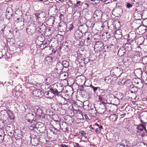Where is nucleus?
<instances>
[{"label": "nucleus", "instance_id": "22", "mask_svg": "<svg viewBox=\"0 0 147 147\" xmlns=\"http://www.w3.org/2000/svg\"><path fill=\"white\" fill-rule=\"evenodd\" d=\"M88 109L90 112L91 111H92V113H91V114H93V115H96V111L94 106H90V108H89Z\"/></svg>", "mask_w": 147, "mask_h": 147}, {"label": "nucleus", "instance_id": "42", "mask_svg": "<svg viewBox=\"0 0 147 147\" xmlns=\"http://www.w3.org/2000/svg\"><path fill=\"white\" fill-rule=\"evenodd\" d=\"M132 3L134 4H139L140 0H131Z\"/></svg>", "mask_w": 147, "mask_h": 147}, {"label": "nucleus", "instance_id": "37", "mask_svg": "<svg viewBox=\"0 0 147 147\" xmlns=\"http://www.w3.org/2000/svg\"><path fill=\"white\" fill-rule=\"evenodd\" d=\"M91 41L85 39L84 41V44L85 45H90Z\"/></svg>", "mask_w": 147, "mask_h": 147}, {"label": "nucleus", "instance_id": "52", "mask_svg": "<svg viewBox=\"0 0 147 147\" xmlns=\"http://www.w3.org/2000/svg\"><path fill=\"white\" fill-rule=\"evenodd\" d=\"M84 117L86 119L88 120H90L89 116H88L86 114H84Z\"/></svg>", "mask_w": 147, "mask_h": 147}, {"label": "nucleus", "instance_id": "46", "mask_svg": "<svg viewBox=\"0 0 147 147\" xmlns=\"http://www.w3.org/2000/svg\"><path fill=\"white\" fill-rule=\"evenodd\" d=\"M132 4L129 3H128L127 4V7L128 9H130L132 7Z\"/></svg>", "mask_w": 147, "mask_h": 147}, {"label": "nucleus", "instance_id": "33", "mask_svg": "<svg viewBox=\"0 0 147 147\" xmlns=\"http://www.w3.org/2000/svg\"><path fill=\"white\" fill-rule=\"evenodd\" d=\"M140 79L139 78H135L133 80L132 83H134L135 85L136 86L137 85L139 84V81L140 80Z\"/></svg>", "mask_w": 147, "mask_h": 147}, {"label": "nucleus", "instance_id": "61", "mask_svg": "<svg viewBox=\"0 0 147 147\" xmlns=\"http://www.w3.org/2000/svg\"><path fill=\"white\" fill-rule=\"evenodd\" d=\"M89 127H90V128H91V129H92V130H94V128H93V127H92V125H90V126Z\"/></svg>", "mask_w": 147, "mask_h": 147}, {"label": "nucleus", "instance_id": "14", "mask_svg": "<svg viewBox=\"0 0 147 147\" xmlns=\"http://www.w3.org/2000/svg\"><path fill=\"white\" fill-rule=\"evenodd\" d=\"M103 46V44L101 40H99L98 41H95V47L98 48H101Z\"/></svg>", "mask_w": 147, "mask_h": 147}, {"label": "nucleus", "instance_id": "11", "mask_svg": "<svg viewBox=\"0 0 147 147\" xmlns=\"http://www.w3.org/2000/svg\"><path fill=\"white\" fill-rule=\"evenodd\" d=\"M82 33L81 31L77 30L74 33V36L77 39H80L82 38Z\"/></svg>", "mask_w": 147, "mask_h": 147}, {"label": "nucleus", "instance_id": "62", "mask_svg": "<svg viewBox=\"0 0 147 147\" xmlns=\"http://www.w3.org/2000/svg\"><path fill=\"white\" fill-rule=\"evenodd\" d=\"M5 26L4 28L2 29L1 31L2 32H3L4 31V29L5 28Z\"/></svg>", "mask_w": 147, "mask_h": 147}, {"label": "nucleus", "instance_id": "6", "mask_svg": "<svg viewBox=\"0 0 147 147\" xmlns=\"http://www.w3.org/2000/svg\"><path fill=\"white\" fill-rule=\"evenodd\" d=\"M33 95L36 97H41L42 96L44 93L41 90L38 89H36L33 90Z\"/></svg>", "mask_w": 147, "mask_h": 147}, {"label": "nucleus", "instance_id": "25", "mask_svg": "<svg viewBox=\"0 0 147 147\" xmlns=\"http://www.w3.org/2000/svg\"><path fill=\"white\" fill-rule=\"evenodd\" d=\"M118 116L115 114L111 115L109 117V119L111 121L115 122L117 121Z\"/></svg>", "mask_w": 147, "mask_h": 147}, {"label": "nucleus", "instance_id": "27", "mask_svg": "<svg viewBox=\"0 0 147 147\" xmlns=\"http://www.w3.org/2000/svg\"><path fill=\"white\" fill-rule=\"evenodd\" d=\"M85 35L86 36V39L91 41L92 37V35L91 33H86Z\"/></svg>", "mask_w": 147, "mask_h": 147}, {"label": "nucleus", "instance_id": "41", "mask_svg": "<svg viewBox=\"0 0 147 147\" xmlns=\"http://www.w3.org/2000/svg\"><path fill=\"white\" fill-rule=\"evenodd\" d=\"M137 132H140L143 131V127H140L139 126H137Z\"/></svg>", "mask_w": 147, "mask_h": 147}, {"label": "nucleus", "instance_id": "64", "mask_svg": "<svg viewBox=\"0 0 147 147\" xmlns=\"http://www.w3.org/2000/svg\"><path fill=\"white\" fill-rule=\"evenodd\" d=\"M140 121L141 123H144V124H145V123L144 122H143V121L142 119H140Z\"/></svg>", "mask_w": 147, "mask_h": 147}, {"label": "nucleus", "instance_id": "18", "mask_svg": "<svg viewBox=\"0 0 147 147\" xmlns=\"http://www.w3.org/2000/svg\"><path fill=\"white\" fill-rule=\"evenodd\" d=\"M49 91L50 92L49 94H53V95L55 94H56L59 93L57 90L56 88H49Z\"/></svg>", "mask_w": 147, "mask_h": 147}, {"label": "nucleus", "instance_id": "1", "mask_svg": "<svg viewBox=\"0 0 147 147\" xmlns=\"http://www.w3.org/2000/svg\"><path fill=\"white\" fill-rule=\"evenodd\" d=\"M144 11V8L143 6H139L136 7L134 13V16L137 19H140L142 18L143 14Z\"/></svg>", "mask_w": 147, "mask_h": 147}, {"label": "nucleus", "instance_id": "48", "mask_svg": "<svg viewBox=\"0 0 147 147\" xmlns=\"http://www.w3.org/2000/svg\"><path fill=\"white\" fill-rule=\"evenodd\" d=\"M94 125L95 126L98 127H99L100 129L102 128V126L101 125H99L97 123H95L94 124Z\"/></svg>", "mask_w": 147, "mask_h": 147}, {"label": "nucleus", "instance_id": "57", "mask_svg": "<svg viewBox=\"0 0 147 147\" xmlns=\"http://www.w3.org/2000/svg\"><path fill=\"white\" fill-rule=\"evenodd\" d=\"M75 144L76 147H80V146L78 143H76Z\"/></svg>", "mask_w": 147, "mask_h": 147}, {"label": "nucleus", "instance_id": "7", "mask_svg": "<svg viewBox=\"0 0 147 147\" xmlns=\"http://www.w3.org/2000/svg\"><path fill=\"white\" fill-rule=\"evenodd\" d=\"M136 37V34L134 32H129L128 35V38H127L128 42L130 43H132Z\"/></svg>", "mask_w": 147, "mask_h": 147}, {"label": "nucleus", "instance_id": "50", "mask_svg": "<svg viewBox=\"0 0 147 147\" xmlns=\"http://www.w3.org/2000/svg\"><path fill=\"white\" fill-rule=\"evenodd\" d=\"M90 61V60L88 58H84V63L87 64Z\"/></svg>", "mask_w": 147, "mask_h": 147}, {"label": "nucleus", "instance_id": "40", "mask_svg": "<svg viewBox=\"0 0 147 147\" xmlns=\"http://www.w3.org/2000/svg\"><path fill=\"white\" fill-rule=\"evenodd\" d=\"M26 31L29 34H32L33 33L31 29L28 28H26Z\"/></svg>", "mask_w": 147, "mask_h": 147}, {"label": "nucleus", "instance_id": "31", "mask_svg": "<svg viewBox=\"0 0 147 147\" xmlns=\"http://www.w3.org/2000/svg\"><path fill=\"white\" fill-rule=\"evenodd\" d=\"M62 63L63 65V67H65L66 68H68L69 66V63L66 61H63Z\"/></svg>", "mask_w": 147, "mask_h": 147}, {"label": "nucleus", "instance_id": "44", "mask_svg": "<svg viewBox=\"0 0 147 147\" xmlns=\"http://www.w3.org/2000/svg\"><path fill=\"white\" fill-rule=\"evenodd\" d=\"M101 130L98 127H96L95 131L96 134H99Z\"/></svg>", "mask_w": 147, "mask_h": 147}, {"label": "nucleus", "instance_id": "29", "mask_svg": "<svg viewBox=\"0 0 147 147\" xmlns=\"http://www.w3.org/2000/svg\"><path fill=\"white\" fill-rule=\"evenodd\" d=\"M138 91V89L136 86H133L130 89V92L131 93H135Z\"/></svg>", "mask_w": 147, "mask_h": 147}, {"label": "nucleus", "instance_id": "28", "mask_svg": "<svg viewBox=\"0 0 147 147\" xmlns=\"http://www.w3.org/2000/svg\"><path fill=\"white\" fill-rule=\"evenodd\" d=\"M103 48L105 50L104 51L105 52H106L107 51L108 52L109 50H111V47L110 45H106Z\"/></svg>", "mask_w": 147, "mask_h": 147}, {"label": "nucleus", "instance_id": "59", "mask_svg": "<svg viewBox=\"0 0 147 147\" xmlns=\"http://www.w3.org/2000/svg\"><path fill=\"white\" fill-rule=\"evenodd\" d=\"M61 147H67V146L65 145V144H61Z\"/></svg>", "mask_w": 147, "mask_h": 147}, {"label": "nucleus", "instance_id": "39", "mask_svg": "<svg viewBox=\"0 0 147 147\" xmlns=\"http://www.w3.org/2000/svg\"><path fill=\"white\" fill-rule=\"evenodd\" d=\"M7 14L6 15L7 18V17H8L9 19H10L11 18V17L13 16V14H10L9 13V11H7Z\"/></svg>", "mask_w": 147, "mask_h": 147}, {"label": "nucleus", "instance_id": "13", "mask_svg": "<svg viewBox=\"0 0 147 147\" xmlns=\"http://www.w3.org/2000/svg\"><path fill=\"white\" fill-rule=\"evenodd\" d=\"M132 44L129 42L126 43L125 45V47L124 48L125 49L126 51H130L132 49Z\"/></svg>", "mask_w": 147, "mask_h": 147}, {"label": "nucleus", "instance_id": "35", "mask_svg": "<svg viewBox=\"0 0 147 147\" xmlns=\"http://www.w3.org/2000/svg\"><path fill=\"white\" fill-rule=\"evenodd\" d=\"M136 86H137L139 88H142L144 86V84L143 82L141 80L139 81V84L137 85Z\"/></svg>", "mask_w": 147, "mask_h": 147}, {"label": "nucleus", "instance_id": "9", "mask_svg": "<svg viewBox=\"0 0 147 147\" xmlns=\"http://www.w3.org/2000/svg\"><path fill=\"white\" fill-rule=\"evenodd\" d=\"M102 12L99 10H96L94 12L93 14V17L94 18L96 17L98 20L102 18Z\"/></svg>", "mask_w": 147, "mask_h": 147}, {"label": "nucleus", "instance_id": "47", "mask_svg": "<svg viewBox=\"0 0 147 147\" xmlns=\"http://www.w3.org/2000/svg\"><path fill=\"white\" fill-rule=\"evenodd\" d=\"M122 33L121 32H120V30H116L115 32V33L114 34V35H115V34H121Z\"/></svg>", "mask_w": 147, "mask_h": 147}, {"label": "nucleus", "instance_id": "16", "mask_svg": "<svg viewBox=\"0 0 147 147\" xmlns=\"http://www.w3.org/2000/svg\"><path fill=\"white\" fill-rule=\"evenodd\" d=\"M46 27L45 24H42L41 26H38L37 28L38 31L40 33H41L43 31H45L46 30Z\"/></svg>", "mask_w": 147, "mask_h": 147}, {"label": "nucleus", "instance_id": "10", "mask_svg": "<svg viewBox=\"0 0 147 147\" xmlns=\"http://www.w3.org/2000/svg\"><path fill=\"white\" fill-rule=\"evenodd\" d=\"M34 115L31 113L27 114L25 116L26 119L28 122L30 123H31L34 120Z\"/></svg>", "mask_w": 147, "mask_h": 147}, {"label": "nucleus", "instance_id": "23", "mask_svg": "<svg viewBox=\"0 0 147 147\" xmlns=\"http://www.w3.org/2000/svg\"><path fill=\"white\" fill-rule=\"evenodd\" d=\"M90 87L93 89L94 93L96 94L100 89L98 87H96L91 84L90 85Z\"/></svg>", "mask_w": 147, "mask_h": 147}, {"label": "nucleus", "instance_id": "24", "mask_svg": "<svg viewBox=\"0 0 147 147\" xmlns=\"http://www.w3.org/2000/svg\"><path fill=\"white\" fill-rule=\"evenodd\" d=\"M50 92L49 90H48V92H46L44 93V95L45 96V97L51 99L54 96L53 94H49Z\"/></svg>", "mask_w": 147, "mask_h": 147}, {"label": "nucleus", "instance_id": "38", "mask_svg": "<svg viewBox=\"0 0 147 147\" xmlns=\"http://www.w3.org/2000/svg\"><path fill=\"white\" fill-rule=\"evenodd\" d=\"M43 47L44 48H45L48 47V45L49 44V41H45V42H43Z\"/></svg>", "mask_w": 147, "mask_h": 147}, {"label": "nucleus", "instance_id": "51", "mask_svg": "<svg viewBox=\"0 0 147 147\" xmlns=\"http://www.w3.org/2000/svg\"><path fill=\"white\" fill-rule=\"evenodd\" d=\"M79 134H81V135L84 136V135H86V133L84 131H82L79 132Z\"/></svg>", "mask_w": 147, "mask_h": 147}, {"label": "nucleus", "instance_id": "30", "mask_svg": "<svg viewBox=\"0 0 147 147\" xmlns=\"http://www.w3.org/2000/svg\"><path fill=\"white\" fill-rule=\"evenodd\" d=\"M138 72H139V74H140V76H141L142 78V80L143 81L144 83L146 84L147 85V78L146 79L144 78V77H142V73L141 70L139 69L138 70Z\"/></svg>", "mask_w": 147, "mask_h": 147}, {"label": "nucleus", "instance_id": "36", "mask_svg": "<svg viewBox=\"0 0 147 147\" xmlns=\"http://www.w3.org/2000/svg\"><path fill=\"white\" fill-rule=\"evenodd\" d=\"M4 135L3 133H0V143H3V142L4 140Z\"/></svg>", "mask_w": 147, "mask_h": 147}, {"label": "nucleus", "instance_id": "5", "mask_svg": "<svg viewBox=\"0 0 147 147\" xmlns=\"http://www.w3.org/2000/svg\"><path fill=\"white\" fill-rule=\"evenodd\" d=\"M96 94L99 97V100L102 102L103 100H105V98L106 97V94L105 90L101 89H99Z\"/></svg>", "mask_w": 147, "mask_h": 147}, {"label": "nucleus", "instance_id": "53", "mask_svg": "<svg viewBox=\"0 0 147 147\" xmlns=\"http://www.w3.org/2000/svg\"><path fill=\"white\" fill-rule=\"evenodd\" d=\"M63 16H64L62 14H61V13L60 14V16H59V18L60 20H62V17H63Z\"/></svg>", "mask_w": 147, "mask_h": 147}, {"label": "nucleus", "instance_id": "43", "mask_svg": "<svg viewBox=\"0 0 147 147\" xmlns=\"http://www.w3.org/2000/svg\"><path fill=\"white\" fill-rule=\"evenodd\" d=\"M62 76H63V80H65L67 77L68 74L67 73L63 74H62Z\"/></svg>", "mask_w": 147, "mask_h": 147}, {"label": "nucleus", "instance_id": "45", "mask_svg": "<svg viewBox=\"0 0 147 147\" xmlns=\"http://www.w3.org/2000/svg\"><path fill=\"white\" fill-rule=\"evenodd\" d=\"M115 37H117L118 39L121 38L122 37V34H115L114 35Z\"/></svg>", "mask_w": 147, "mask_h": 147}, {"label": "nucleus", "instance_id": "32", "mask_svg": "<svg viewBox=\"0 0 147 147\" xmlns=\"http://www.w3.org/2000/svg\"><path fill=\"white\" fill-rule=\"evenodd\" d=\"M139 29L140 30V32L141 31L142 34L145 33L146 30V28L143 26L139 27Z\"/></svg>", "mask_w": 147, "mask_h": 147}, {"label": "nucleus", "instance_id": "55", "mask_svg": "<svg viewBox=\"0 0 147 147\" xmlns=\"http://www.w3.org/2000/svg\"><path fill=\"white\" fill-rule=\"evenodd\" d=\"M145 125L144 124V123L139 124L137 126H139L140 127H143Z\"/></svg>", "mask_w": 147, "mask_h": 147}, {"label": "nucleus", "instance_id": "49", "mask_svg": "<svg viewBox=\"0 0 147 147\" xmlns=\"http://www.w3.org/2000/svg\"><path fill=\"white\" fill-rule=\"evenodd\" d=\"M74 28V26L72 24H70L69 26V30L71 31Z\"/></svg>", "mask_w": 147, "mask_h": 147}, {"label": "nucleus", "instance_id": "12", "mask_svg": "<svg viewBox=\"0 0 147 147\" xmlns=\"http://www.w3.org/2000/svg\"><path fill=\"white\" fill-rule=\"evenodd\" d=\"M125 50V49L123 47H121L120 48L118 52V55L120 57L123 56L124 53L126 52Z\"/></svg>", "mask_w": 147, "mask_h": 147}, {"label": "nucleus", "instance_id": "63", "mask_svg": "<svg viewBox=\"0 0 147 147\" xmlns=\"http://www.w3.org/2000/svg\"><path fill=\"white\" fill-rule=\"evenodd\" d=\"M103 109V111H102V113H104L105 111V109ZM101 113H102V112Z\"/></svg>", "mask_w": 147, "mask_h": 147}, {"label": "nucleus", "instance_id": "34", "mask_svg": "<svg viewBox=\"0 0 147 147\" xmlns=\"http://www.w3.org/2000/svg\"><path fill=\"white\" fill-rule=\"evenodd\" d=\"M142 61L143 64L146 65L147 64V56L144 57L142 58Z\"/></svg>", "mask_w": 147, "mask_h": 147}, {"label": "nucleus", "instance_id": "20", "mask_svg": "<svg viewBox=\"0 0 147 147\" xmlns=\"http://www.w3.org/2000/svg\"><path fill=\"white\" fill-rule=\"evenodd\" d=\"M34 109V112L35 114L36 113V114L40 115L42 112V111L41 109L38 106H36L35 107Z\"/></svg>", "mask_w": 147, "mask_h": 147}, {"label": "nucleus", "instance_id": "8", "mask_svg": "<svg viewBox=\"0 0 147 147\" xmlns=\"http://www.w3.org/2000/svg\"><path fill=\"white\" fill-rule=\"evenodd\" d=\"M142 54L139 52H136L134 55L133 59L135 62H140L142 57H141Z\"/></svg>", "mask_w": 147, "mask_h": 147}, {"label": "nucleus", "instance_id": "2", "mask_svg": "<svg viewBox=\"0 0 147 147\" xmlns=\"http://www.w3.org/2000/svg\"><path fill=\"white\" fill-rule=\"evenodd\" d=\"M122 70L121 67H115L113 69L111 70L110 73L111 75H113L115 77H116L117 78L119 77V75H121L122 73L121 71Z\"/></svg>", "mask_w": 147, "mask_h": 147}, {"label": "nucleus", "instance_id": "4", "mask_svg": "<svg viewBox=\"0 0 147 147\" xmlns=\"http://www.w3.org/2000/svg\"><path fill=\"white\" fill-rule=\"evenodd\" d=\"M107 76L105 79V82L107 84H111L115 83L117 79L116 77H115L113 75Z\"/></svg>", "mask_w": 147, "mask_h": 147}, {"label": "nucleus", "instance_id": "21", "mask_svg": "<svg viewBox=\"0 0 147 147\" xmlns=\"http://www.w3.org/2000/svg\"><path fill=\"white\" fill-rule=\"evenodd\" d=\"M49 85L45 83L42 84L40 86L41 89L44 91H46L47 90L49 89Z\"/></svg>", "mask_w": 147, "mask_h": 147}, {"label": "nucleus", "instance_id": "58", "mask_svg": "<svg viewBox=\"0 0 147 147\" xmlns=\"http://www.w3.org/2000/svg\"><path fill=\"white\" fill-rule=\"evenodd\" d=\"M107 0H101V1L104 2L105 3H107L108 2H107Z\"/></svg>", "mask_w": 147, "mask_h": 147}, {"label": "nucleus", "instance_id": "15", "mask_svg": "<svg viewBox=\"0 0 147 147\" xmlns=\"http://www.w3.org/2000/svg\"><path fill=\"white\" fill-rule=\"evenodd\" d=\"M63 65L61 62L57 63L56 65V69L57 70L61 71L63 69Z\"/></svg>", "mask_w": 147, "mask_h": 147}, {"label": "nucleus", "instance_id": "3", "mask_svg": "<svg viewBox=\"0 0 147 147\" xmlns=\"http://www.w3.org/2000/svg\"><path fill=\"white\" fill-rule=\"evenodd\" d=\"M112 97L113 98V100L115 101V105H119L120 103V100L122 99L123 94L119 92H117L115 95H112Z\"/></svg>", "mask_w": 147, "mask_h": 147}, {"label": "nucleus", "instance_id": "19", "mask_svg": "<svg viewBox=\"0 0 147 147\" xmlns=\"http://www.w3.org/2000/svg\"><path fill=\"white\" fill-rule=\"evenodd\" d=\"M52 57H46L44 60V62L46 64H49L52 62Z\"/></svg>", "mask_w": 147, "mask_h": 147}, {"label": "nucleus", "instance_id": "17", "mask_svg": "<svg viewBox=\"0 0 147 147\" xmlns=\"http://www.w3.org/2000/svg\"><path fill=\"white\" fill-rule=\"evenodd\" d=\"M7 113L8 116L10 119L12 120H14V115L13 114L12 111L10 110H8L7 111Z\"/></svg>", "mask_w": 147, "mask_h": 147}, {"label": "nucleus", "instance_id": "60", "mask_svg": "<svg viewBox=\"0 0 147 147\" xmlns=\"http://www.w3.org/2000/svg\"><path fill=\"white\" fill-rule=\"evenodd\" d=\"M126 115L125 113L121 115V117H123L124 116H125Z\"/></svg>", "mask_w": 147, "mask_h": 147}, {"label": "nucleus", "instance_id": "26", "mask_svg": "<svg viewBox=\"0 0 147 147\" xmlns=\"http://www.w3.org/2000/svg\"><path fill=\"white\" fill-rule=\"evenodd\" d=\"M137 43L138 45H141L143 42L144 41V38L143 36H140L137 38Z\"/></svg>", "mask_w": 147, "mask_h": 147}, {"label": "nucleus", "instance_id": "54", "mask_svg": "<svg viewBox=\"0 0 147 147\" xmlns=\"http://www.w3.org/2000/svg\"><path fill=\"white\" fill-rule=\"evenodd\" d=\"M50 3L48 0H45L44 2V3L45 4H48Z\"/></svg>", "mask_w": 147, "mask_h": 147}, {"label": "nucleus", "instance_id": "56", "mask_svg": "<svg viewBox=\"0 0 147 147\" xmlns=\"http://www.w3.org/2000/svg\"><path fill=\"white\" fill-rule=\"evenodd\" d=\"M143 129H144L145 131H146V132L147 133V130L146 129V127L145 126V125L143 127Z\"/></svg>", "mask_w": 147, "mask_h": 147}]
</instances>
